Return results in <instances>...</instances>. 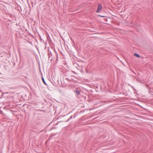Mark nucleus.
<instances>
[{"mask_svg": "<svg viewBox=\"0 0 153 153\" xmlns=\"http://www.w3.org/2000/svg\"><path fill=\"white\" fill-rule=\"evenodd\" d=\"M102 8V6L101 4H99L98 5L97 9L96 11L97 13H99Z\"/></svg>", "mask_w": 153, "mask_h": 153, "instance_id": "1", "label": "nucleus"}, {"mask_svg": "<svg viewBox=\"0 0 153 153\" xmlns=\"http://www.w3.org/2000/svg\"><path fill=\"white\" fill-rule=\"evenodd\" d=\"M75 94L77 95H79L80 94L79 92L78 91H75Z\"/></svg>", "mask_w": 153, "mask_h": 153, "instance_id": "2", "label": "nucleus"}, {"mask_svg": "<svg viewBox=\"0 0 153 153\" xmlns=\"http://www.w3.org/2000/svg\"><path fill=\"white\" fill-rule=\"evenodd\" d=\"M134 55L135 56H136V57H138V58H139V57H140V56H139V55L138 54H137V53H134Z\"/></svg>", "mask_w": 153, "mask_h": 153, "instance_id": "3", "label": "nucleus"}, {"mask_svg": "<svg viewBox=\"0 0 153 153\" xmlns=\"http://www.w3.org/2000/svg\"><path fill=\"white\" fill-rule=\"evenodd\" d=\"M42 81L45 84V85H46V83H45V80H44V78H42Z\"/></svg>", "mask_w": 153, "mask_h": 153, "instance_id": "4", "label": "nucleus"}, {"mask_svg": "<svg viewBox=\"0 0 153 153\" xmlns=\"http://www.w3.org/2000/svg\"><path fill=\"white\" fill-rule=\"evenodd\" d=\"M101 16V17H104V16Z\"/></svg>", "mask_w": 153, "mask_h": 153, "instance_id": "5", "label": "nucleus"}]
</instances>
